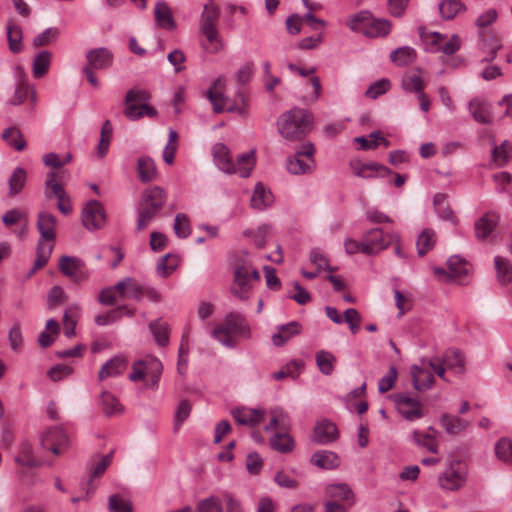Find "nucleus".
Instances as JSON below:
<instances>
[{
  "instance_id": "obj_10",
  "label": "nucleus",
  "mask_w": 512,
  "mask_h": 512,
  "mask_svg": "<svg viewBox=\"0 0 512 512\" xmlns=\"http://www.w3.org/2000/svg\"><path fill=\"white\" fill-rule=\"evenodd\" d=\"M41 445L55 455H60L67 449L69 437L62 428H50L43 434Z\"/></svg>"
},
{
  "instance_id": "obj_3",
  "label": "nucleus",
  "mask_w": 512,
  "mask_h": 512,
  "mask_svg": "<svg viewBox=\"0 0 512 512\" xmlns=\"http://www.w3.org/2000/svg\"><path fill=\"white\" fill-rule=\"evenodd\" d=\"M166 200V192L159 186L147 188L143 191L138 206L137 231H142L148 227L155 216L164 207Z\"/></svg>"
},
{
  "instance_id": "obj_47",
  "label": "nucleus",
  "mask_w": 512,
  "mask_h": 512,
  "mask_svg": "<svg viewBox=\"0 0 512 512\" xmlns=\"http://www.w3.org/2000/svg\"><path fill=\"white\" fill-rule=\"evenodd\" d=\"M2 138L17 151H22L26 147V142L23 138V135L21 131L16 127H10L4 130Z\"/></svg>"
},
{
  "instance_id": "obj_55",
  "label": "nucleus",
  "mask_w": 512,
  "mask_h": 512,
  "mask_svg": "<svg viewBox=\"0 0 512 512\" xmlns=\"http://www.w3.org/2000/svg\"><path fill=\"white\" fill-rule=\"evenodd\" d=\"M16 462L26 467H39L41 462L34 459L32 456V447L28 443H24L21 446L20 455L16 458Z\"/></svg>"
},
{
  "instance_id": "obj_40",
  "label": "nucleus",
  "mask_w": 512,
  "mask_h": 512,
  "mask_svg": "<svg viewBox=\"0 0 512 512\" xmlns=\"http://www.w3.org/2000/svg\"><path fill=\"white\" fill-rule=\"evenodd\" d=\"M59 174H65V170L50 171L49 173H47L45 184L46 196L49 198L52 196H55L57 198L66 193L63 186L59 182H57V177L59 176Z\"/></svg>"
},
{
  "instance_id": "obj_64",
  "label": "nucleus",
  "mask_w": 512,
  "mask_h": 512,
  "mask_svg": "<svg viewBox=\"0 0 512 512\" xmlns=\"http://www.w3.org/2000/svg\"><path fill=\"white\" fill-rule=\"evenodd\" d=\"M497 457L505 462L512 461V442L507 438L500 439L495 446Z\"/></svg>"
},
{
  "instance_id": "obj_35",
  "label": "nucleus",
  "mask_w": 512,
  "mask_h": 512,
  "mask_svg": "<svg viewBox=\"0 0 512 512\" xmlns=\"http://www.w3.org/2000/svg\"><path fill=\"white\" fill-rule=\"evenodd\" d=\"M416 59V51L409 47L403 46L395 49L390 54V60L398 66H407Z\"/></svg>"
},
{
  "instance_id": "obj_41",
  "label": "nucleus",
  "mask_w": 512,
  "mask_h": 512,
  "mask_svg": "<svg viewBox=\"0 0 512 512\" xmlns=\"http://www.w3.org/2000/svg\"><path fill=\"white\" fill-rule=\"evenodd\" d=\"M7 39L9 43V49L12 53H19L23 49L22 39L23 33L20 26L16 24H8L7 26Z\"/></svg>"
},
{
  "instance_id": "obj_39",
  "label": "nucleus",
  "mask_w": 512,
  "mask_h": 512,
  "mask_svg": "<svg viewBox=\"0 0 512 512\" xmlns=\"http://www.w3.org/2000/svg\"><path fill=\"white\" fill-rule=\"evenodd\" d=\"M466 6L461 2V0H443L439 4V11L443 19L451 20L458 13L464 11Z\"/></svg>"
},
{
  "instance_id": "obj_49",
  "label": "nucleus",
  "mask_w": 512,
  "mask_h": 512,
  "mask_svg": "<svg viewBox=\"0 0 512 512\" xmlns=\"http://www.w3.org/2000/svg\"><path fill=\"white\" fill-rule=\"evenodd\" d=\"M27 174L22 167H17L9 178V195H17L25 186Z\"/></svg>"
},
{
  "instance_id": "obj_28",
  "label": "nucleus",
  "mask_w": 512,
  "mask_h": 512,
  "mask_svg": "<svg viewBox=\"0 0 512 512\" xmlns=\"http://www.w3.org/2000/svg\"><path fill=\"white\" fill-rule=\"evenodd\" d=\"M311 462L322 469H334L340 465V458L332 451H318L311 457Z\"/></svg>"
},
{
  "instance_id": "obj_19",
  "label": "nucleus",
  "mask_w": 512,
  "mask_h": 512,
  "mask_svg": "<svg viewBox=\"0 0 512 512\" xmlns=\"http://www.w3.org/2000/svg\"><path fill=\"white\" fill-rule=\"evenodd\" d=\"M499 219V215L494 212L485 213L474 224L476 238L479 240L486 239L497 227Z\"/></svg>"
},
{
  "instance_id": "obj_6",
  "label": "nucleus",
  "mask_w": 512,
  "mask_h": 512,
  "mask_svg": "<svg viewBox=\"0 0 512 512\" xmlns=\"http://www.w3.org/2000/svg\"><path fill=\"white\" fill-rule=\"evenodd\" d=\"M315 148L311 142H305L300 149L286 159V169L292 175L311 174L315 168Z\"/></svg>"
},
{
  "instance_id": "obj_2",
  "label": "nucleus",
  "mask_w": 512,
  "mask_h": 512,
  "mask_svg": "<svg viewBox=\"0 0 512 512\" xmlns=\"http://www.w3.org/2000/svg\"><path fill=\"white\" fill-rule=\"evenodd\" d=\"M214 162L217 167L228 174H238L241 177H248L254 167V152L240 155L236 162H233L227 146L217 143L213 147Z\"/></svg>"
},
{
  "instance_id": "obj_24",
  "label": "nucleus",
  "mask_w": 512,
  "mask_h": 512,
  "mask_svg": "<svg viewBox=\"0 0 512 512\" xmlns=\"http://www.w3.org/2000/svg\"><path fill=\"white\" fill-rule=\"evenodd\" d=\"M137 172L142 183L152 182L157 177V168L154 160L149 156H141L137 160Z\"/></svg>"
},
{
  "instance_id": "obj_45",
  "label": "nucleus",
  "mask_w": 512,
  "mask_h": 512,
  "mask_svg": "<svg viewBox=\"0 0 512 512\" xmlns=\"http://www.w3.org/2000/svg\"><path fill=\"white\" fill-rule=\"evenodd\" d=\"M494 262L499 282L503 285L510 283L512 281V265L510 261L497 256Z\"/></svg>"
},
{
  "instance_id": "obj_31",
  "label": "nucleus",
  "mask_w": 512,
  "mask_h": 512,
  "mask_svg": "<svg viewBox=\"0 0 512 512\" xmlns=\"http://www.w3.org/2000/svg\"><path fill=\"white\" fill-rule=\"evenodd\" d=\"M491 158L497 167L505 166L512 159L511 143L505 140L500 146L493 145Z\"/></svg>"
},
{
  "instance_id": "obj_20",
  "label": "nucleus",
  "mask_w": 512,
  "mask_h": 512,
  "mask_svg": "<svg viewBox=\"0 0 512 512\" xmlns=\"http://www.w3.org/2000/svg\"><path fill=\"white\" fill-rule=\"evenodd\" d=\"M114 288L122 298L140 300L144 294V288L131 277L119 281Z\"/></svg>"
},
{
  "instance_id": "obj_15",
  "label": "nucleus",
  "mask_w": 512,
  "mask_h": 512,
  "mask_svg": "<svg viewBox=\"0 0 512 512\" xmlns=\"http://www.w3.org/2000/svg\"><path fill=\"white\" fill-rule=\"evenodd\" d=\"M56 218L49 212L43 211L38 214L37 229L40 233L41 243H53L56 238Z\"/></svg>"
},
{
  "instance_id": "obj_37",
  "label": "nucleus",
  "mask_w": 512,
  "mask_h": 512,
  "mask_svg": "<svg viewBox=\"0 0 512 512\" xmlns=\"http://www.w3.org/2000/svg\"><path fill=\"white\" fill-rule=\"evenodd\" d=\"M436 243V234L430 228L424 229L418 236L416 246L417 253L420 257L424 256L428 251L432 250Z\"/></svg>"
},
{
  "instance_id": "obj_48",
  "label": "nucleus",
  "mask_w": 512,
  "mask_h": 512,
  "mask_svg": "<svg viewBox=\"0 0 512 512\" xmlns=\"http://www.w3.org/2000/svg\"><path fill=\"white\" fill-rule=\"evenodd\" d=\"M150 98V93L145 89H130L125 95L124 103L126 108H129L145 104Z\"/></svg>"
},
{
  "instance_id": "obj_43",
  "label": "nucleus",
  "mask_w": 512,
  "mask_h": 512,
  "mask_svg": "<svg viewBox=\"0 0 512 512\" xmlns=\"http://www.w3.org/2000/svg\"><path fill=\"white\" fill-rule=\"evenodd\" d=\"M124 115L131 121H136L144 116L155 117L157 116V111L154 107L148 105V102H146L139 106L125 108Z\"/></svg>"
},
{
  "instance_id": "obj_8",
  "label": "nucleus",
  "mask_w": 512,
  "mask_h": 512,
  "mask_svg": "<svg viewBox=\"0 0 512 512\" xmlns=\"http://www.w3.org/2000/svg\"><path fill=\"white\" fill-rule=\"evenodd\" d=\"M394 240L398 241L397 234H385L379 228L371 229L363 235L362 253L366 255H376L386 249Z\"/></svg>"
},
{
  "instance_id": "obj_29",
  "label": "nucleus",
  "mask_w": 512,
  "mask_h": 512,
  "mask_svg": "<svg viewBox=\"0 0 512 512\" xmlns=\"http://www.w3.org/2000/svg\"><path fill=\"white\" fill-rule=\"evenodd\" d=\"M204 39L202 47L209 53H217L222 49V42L216 27L200 29Z\"/></svg>"
},
{
  "instance_id": "obj_5",
  "label": "nucleus",
  "mask_w": 512,
  "mask_h": 512,
  "mask_svg": "<svg viewBox=\"0 0 512 512\" xmlns=\"http://www.w3.org/2000/svg\"><path fill=\"white\" fill-rule=\"evenodd\" d=\"M260 281L258 270L250 263H238L234 270V283L232 293L240 300H247L250 297L254 282Z\"/></svg>"
},
{
  "instance_id": "obj_46",
  "label": "nucleus",
  "mask_w": 512,
  "mask_h": 512,
  "mask_svg": "<svg viewBox=\"0 0 512 512\" xmlns=\"http://www.w3.org/2000/svg\"><path fill=\"white\" fill-rule=\"evenodd\" d=\"M336 357L329 351L321 350L316 353V364L324 375H331L334 371Z\"/></svg>"
},
{
  "instance_id": "obj_36",
  "label": "nucleus",
  "mask_w": 512,
  "mask_h": 512,
  "mask_svg": "<svg viewBox=\"0 0 512 512\" xmlns=\"http://www.w3.org/2000/svg\"><path fill=\"white\" fill-rule=\"evenodd\" d=\"M149 329H150L155 341L160 346L164 347L169 343L170 329H169L167 322H164L161 319L152 321L149 324Z\"/></svg>"
},
{
  "instance_id": "obj_11",
  "label": "nucleus",
  "mask_w": 512,
  "mask_h": 512,
  "mask_svg": "<svg viewBox=\"0 0 512 512\" xmlns=\"http://www.w3.org/2000/svg\"><path fill=\"white\" fill-rule=\"evenodd\" d=\"M394 402L398 412L408 421H414L423 416L422 404L416 398L397 394L394 395Z\"/></svg>"
},
{
  "instance_id": "obj_34",
  "label": "nucleus",
  "mask_w": 512,
  "mask_h": 512,
  "mask_svg": "<svg viewBox=\"0 0 512 512\" xmlns=\"http://www.w3.org/2000/svg\"><path fill=\"white\" fill-rule=\"evenodd\" d=\"M270 446L273 450L285 454L294 449L295 441L287 432H281L271 438Z\"/></svg>"
},
{
  "instance_id": "obj_60",
  "label": "nucleus",
  "mask_w": 512,
  "mask_h": 512,
  "mask_svg": "<svg viewBox=\"0 0 512 512\" xmlns=\"http://www.w3.org/2000/svg\"><path fill=\"white\" fill-rule=\"evenodd\" d=\"M67 294L60 286H54L50 289L47 297V305L49 309H55L60 304L67 301Z\"/></svg>"
},
{
  "instance_id": "obj_26",
  "label": "nucleus",
  "mask_w": 512,
  "mask_h": 512,
  "mask_svg": "<svg viewBox=\"0 0 512 512\" xmlns=\"http://www.w3.org/2000/svg\"><path fill=\"white\" fill-rule=\"evenodd\" d=\"M127 367V361L122 356H115L107 361L99 371V379L104 380L107 377H116L122 374Z\"/></svg>"
},
{
  "instance_id": "obj_12",
  "label": "nucleus",
  "mask_w": 512,
  "mask_h": 512,
  "mask_svg": "<svg viewBox=\"0 0 512 512\" xmlns=\"http://www.w3.org/2000/svg\"><path fill=\"white\" fill-rule=\"evenodd\" d=\"M105 220L104 209L100 202L91 200L82 211L83 225L89 230L99 229Z\"/></svg>"
},
{
  "instance_id": "obj_59",
  "label": "nucleus",
  "mask_w": 512,
  "mask_h": 512,
  "mask_svg": "<svg viewBox=\"0 0 512 512\" xmlns=\"http://www.w3.org/2000/svg\"><path fill=\"white\" fill-rule=\"evenodd\" d=\"M413 439L418 446L426 448L431 453H438L437 443L431 435L414 431Z\"/></svg>"
},
{
  "instance_id": "obj_63",
  "label": "nucleus",
  "mask_w": 512,
  "mask_h": 512,
  "mask_svg": "<svg viewBox=\"0 0 512 512\" xmlns=\"http://www.w3.org/2000/svg\"><path fill=\"white\" fill-rule=\"evenodd\" d=\"M390 89V81L388 79H380L372 83L365 92V96L371 99L385 94Z\"/></svg>"
},
{
  "instance_id": "obj_18",
  "label": "nucleus",
  "mask_w": 512,
  "mask_h": 512,
  "mask_svg": "<svg viewBox=\"0 0 512 512\" xmlns=\"http://www.w3.org/2000/svg\"><path fill=\"white\" fill-rule=\"evenodd\" d=\"M338 438V430L334 423L322 420L314 428L312 440L319 444H328Z\"/></svg>"
},
{
  "instance_id": "obj_16",
  "label": "nucleus",
  "mask_w": 512,
  "mask_h": 512,
  "mask_svg": "<svg viewBox=\"0 0 512 512\" xmlns=\"http://www.w3.org/2000/svg\"><path fill=\"white\" fill-rule=\"evenodd\" d=\"M232 415L239 425L255 427L263 421L265 411L261 408L238 407L232 410Z\"/></svg>"
},
{
  "instance_id": "obj_7",
  "label": "nucleus",
  "mask_w": 512,
  "mask_h": 512,
  "mask_svg": "<svg viewBox=\"0 0 512 512\" xmlns=\"http://www.w3.org/2000/svg\"><path fill=\"white\" fill-rule=\"evenodd\" d=\"M162 371L163 365L160 360L154 356L147 355L133 364L129 379L132 382H137L144 380L145 377H149L151 381L149 386L154 388L158 385Z\"/></svg>"
},
{
  "instance_id": "obj_21",
  "label": "nucleus",
  "mask_w": 512,
  "mask_h": 512,
  "mask_svg": "<svg viewBox=\"0 0 512 512\" xmlns=\"http://www.w3.org/2000/svg\"><path fill=\"white\" fill-rule=\"evenodd\" d=\"M301 333V325L297 321H292L277 327V332L272 336V342L275 346H283L292 337Z\"/></svg>"
},
{
  "instance_id": "obj_4",
  "label": "nucleus",
  "mask_w": 512,
  "mask_h": 512,
  "mask_svg": "<svg viewBox=\"0 0 512 512\" xmlns=\"http://www.w3.org/2000/svg\"><path fill=\"white\" fill-rule=\"evenodd\" d=\"M233 335L246 337L250 335V330L244 317L239 314L227 315L224 322L215 327L212 331V336L228 348H234L237 345V341L233 338Z\"/></svg>"
},
{
  "instance_id": "obj_23",
  "label": "nucleus",
  "mask_w": 512,
  "mask_h": 512,
  "mask_svg": "<svg viewBox=\"0 0 512 512\" xmlns=\"http://www.w3.org/2000/svg\"><path fill=\"white\" fill-rule=\"evenodd\" d=\"M469 110L475 121L481 124H489L492 121L490 105L485 100L473 98L469 102Z\"/></svg>"
},
{
  "instance_id": "obj_14",
  "label": "nucleus",
  "mask_w": 512,
  "mask_h": 512,
  "mask_svg": "<svg viewBox=\"0 0 512 512\" xmlns=\"http://www.w3.org/2000/svg\"><path fill=\"white\" fill-rule=\"evenodd\" d=\"M439 485L447 491H456L462 488L466 482V473L451 465L438 478Z\"/></svg>"
},
{
  "instance_id": "obj_30",
  "label": "nucleus",
  "mask_w": 512,
  "mask_h": 512,
  "mask_svg": "<svg viewBox=\"0 0 512 512\" xmlns=\"http://www.w3.org/2000/svg\"><path fill=\"white\" fill-rule=\"evenodd\" d=\"M433 43L438 46V50L442 51L446 55H453L460 48V40L457 35H453L451 38L446 39L442 34L435 32L433 34Z\"/></svg>"
},
{
  "instance_id": "obj_61",
  "label": "nucleus",
  "mask_w": 512,
  "mask_h": 512,
  "mask_svg": "<svg viewBox=\"0 0 512 512\" xmlns=\"http://www.w3.org/2000/svg\"><path fill=\"white\" fill-rule=\"evenodd\" d=\"M391 30V23L386 19L373 20L367 35L372 37L386 36Z\"/></svg>"
},
{
  "instance_id": "obj_44",
  "label": "nucleus",
  "mask_w": 512,
  "mask_h": 512,
  "mask_svg": "<svg viewBox=\"0 0 512 512\" xmlns=\"http://www.w3.org/2000/svg\"><path fill=\"white\" fill-rule=\"evenodd\" d=\"M100 398L102 409L106 415L120 414L123 411L122 405L112 393L104 391L101 393Z\"/></svg>"
},
{
  "instance_id": "obj_32",
  "label": "nucleus",
  "mask_w": 512,
  "mask_h": 512,
  "mask_svg": "<svg viewBox=\"0 0 512 512\" xmlns=\"http://www.w3.org/2000/svg\"><path fill=\"white\" fill-rule=\"evenodd\" d=\"M441 426L450 435H456L468 428L469 422L457 416L443 414L440 419Z\"/></svg>"
},
{
  "instance_id": "obj_1",
  "label": "nucleus",
  "mask_w": 512,
  "mask_h": 512,
  "mask_svg": "<svg viewBox=\"0 0 512 512\" xmlns=\"http://www.w3.org/2000/svg\"><path fill=\"white\" fill-rule=\"evenodd\" d=\"M312 125V113L298 107L283 113L277 122L280 135L288 141L301 140L311 131Z\"/></svg>"
},
{
  "instance_id": "obj_33",
  "label": "nucleus",
  "mask_w": 512,
  "mask_h": 512,
  "mask_svg": "<svg viewBox=\"0 0 512 512\" xmlns=\"http://www.w3.org/2000/svg\"><path fill=\"white\" fill-rule=\"evenodd\" d=\"M52 59V53L43 50L38 52L34 59L32 64V73L35 78H42L49 70L50 64Z\"/></svg>"
},
{
  "instance_id": "obj_51",
  "label": "nucleus",
  "mask_w": 512,
  "mask_h": 512,
  "mask_svg": "<svg viewBox=\"0 0 512 512\" xmlns=\"http://www.w3.org/2000/svg\"><path fill=\"white\" fill-rule=\"evenodd\" d=\"M53 250V244L45 245L41 243V240H38L37 244V257L34 262L33 269L31 274H33L38 269L42 268L48 262L50 255Z\"/></svg>"
},
{
  "instance_id": "obj_57",
  "label": "nucleus",
  "mask_w": 512,
  "mask_h": 512,
  "mask_svg": "<svg viewBox=\"0 0 512 512\" xmlns=\"http://www.w3.org/2000/svg\"><path fill=\"white\" fill-rule=\"evenodd\" d=\"M195 512H223L222 504L217 497L211 496L200 500Z\"/></svg>"
},
{
  "instance_id": "obj_50",
  "label": "nucleus",
  "mask_w": 512,
  "mask_h": 512,
  "mask_svg": "<svg viewBox=\"0 0 512 512\" xmlns=\"http://www.w3.org/2000/svg\"><path fill=\"white\" fill-rule=\"evenodd\" d=\"M43 160V163L56 170V171H60L62 170L61 168L70 163L72 161V154L71 153H65L64 155L60 156L59 154H56V153H48V154H45L42 158Z\"/></svg>"
},
{
  "instance_id": "obj_53",
  "label": "nucleus",
  "mask_w": 512,
  "mask_h": 512,
  "mask_svg": "<svg viewBox=\"0 0 512 512\" xmlns=\"http://www.w3.org/2000/svg\"><path fill=\"white\" fill-rule=\"evenodd\" d=\"M59 36V30L55 27H50L44 30L41 34L33 38L32 45L34 48L47 46L54 42Z\"/></svg>"
},
{
  "instance_id": "obj_56",
  "label": "nucleus",
  "mask_w": 512,
  "mask_h": 512,
  "mask_svg": "<svg viewBox=\"0 0 512 512\" xmlns=\"http://www.w3.org/2000/svg\"><path fill=\"white\" fill-rule=\"evenodd\" d=\"M122 309H126V305L119 306L104 314H99L95 317V323L99 326L112 324L122 318Z\"/></svg>"
},
{
  "instance_id": "obj_25",
  "label": "nucleus",
  "mask_w": 512,
  "mask_h": 512,
  "mask_svg": "<svg viewBox=\"0 0 512 512\" xmlns=\"http://www.w3.org/2000/svg\"><path fill=\"white\" fill-rule=\"evenodd\" d=\"M326 495L331 500L336 501H348L350 505L354 503V493L351 488L345 483L330 484L326 487Z\"/></svg>"
},
{
  "instance_id": "obj_42",
  "label": "nucleus",
  "mask_w": 512,
  "mask_h": 512,
  "mask_svg": "<svg viewBox=\"0 0 512 512\" xmlns=\"http://www.w3.org/2000/svg\"><path fill=\"white\" fill-rule=\"evenodd\" d=\"M219 15L220 10L215 4H206L200 19V29L216 27Z\"/></svg>"
},
{
  "instance_id": "obj_52",
  "label": "nucleus",
  "mask_w": 512,
  "mask_h": 512,
  "mask_svg": "<svg viewBox=\"0 0 512 512\" xmlns=\"http://www.w3.org/2000/svg\"><path fill=\"white\" fill-rule=\"evenodd\" d=\"M173 228L177 237L182 239L187 238L191 234V225L188 216L184 213H178L175 216Z\"/></svg>"
},
{
  "instance_id": "obj_22",
  "label": "nucleus",
  "mask_w": 512,
  "mask_h": 512,
  "mask_svg": "<svg viewBox=\"0 0 512 512\" xmlns=\"http://www.w3.org/2000/svg\"><path fill=\"white\" fill-rule=\"evenodd\" d=\"M154 17L157 26L166 30H174L176 27L171 9L167 3L160 1L157 2L154 8Z\"/></svg>"
},
{
  "instance_id": "obj_27",
  "label": "nucleus",
  "mask_w": 512,
  "mask_h": 512,
  "mask_svg": "<svg viewBox=\"0 0 512 512\" xmlns=\"http://www.w3.org/2000/svg\"><path fill=\"white\" fill-rule=\"evenodd\" d=\"M440 359L446 365L447 369L454 370L456 373H464L465 358L460 350L448 349Z\"/></svg>"
},
{
  "instance_id": "obj_9",
  "label": "nucleus",
  "mask_w": 512,
  "mask_h": 512,
  "mask_svg": "<svg viewBox=\"0 0 512 512\" xmlns=\"http://www.w3.org/2000/svg\"><path fill=\"white\" fill-rule=\"evenodd\" d=\"M59 270L72 282L80 284L89 278V271L81 259L73 256H62L59 260Z\"/></svg>"
},
{
  "instance_id": "obj_58",
  "label": "nucleus",
  "mask_w": 512,
  "mask_h": 512,
  "mask_svg": "<svg viewBox=\"0 0 512 512\" xmlns=\"http://www.w3.org/2000/svg\"><path fill=\"white\" fill-rule=\"evenodd\" d=\"M447 264L454 277L467 275L469 272L468 263L459 256H451Z\"/></svg>"
},
{
  "instance_id": "obj_13",
  "label": "nucleus",
  "mask_w": 512,
  "mask_h": 512,
  "mask_svg": "<svg viewBox=\"0 0 512 512\" xmlns=\"http://www.w3.org/2000/svg\"><path fill=\"white\" fill-rule=\"evenodd\" d=\"M113 53L105 47L91 49L86 53L84 67L92 70H105L113 64Z\"/></svg>"
},
{
  "instance_id": "obj_54",
  "label": "nucleus",
  "mask_w": 512,
  "mask_h": 512,
  "mask_svg": "<svg viewBox=\"0 0 512 512\" xmlns=\"http://www.w3.org/2000/svg\"><path fill=\"white\" fill-rule=\"evenodd\" d=\"M108 510L109 512H133V507L128 499L115 494L109 497Z\"/></svg>"
},
{
  "instance_id": "obj_17",
  "label": "nucleus",
  "mask_w": 512,
  "mask_h": 512,
  "mask_svg": "<svg viewBox=\"0 0 512 512\" xmlns=\"http://www.w3.org/2000/svg\"><path fill=\"white\" fill-rule=\"evenodd\" d=\"M413 387L417 391L431 389L435 383V378L430 369L423 366L413 365L410 369Z\"/></svg>"
},
{
  "instance_id": "obj_38",
  "label": "nucleus",
  "mask_w": 512,
  "mask_h": 512,
  "mask_svg": "<svg viewBox=\"0 0 512 512\" xmlns=\"http://www.w3.org/2000/svg\"><path fill=\"white\" fill-rule=\"evenodd\" d=\"M272 202V194L270 191H267L264 186L258 183L255 186L253 195L251 197V205L253 208L262 210L265 207L269 206Z\"/></svg>"
},
{
  "instance_id": "obj_62",
  "label": "nucleus",
  "mask_w": 512,
  "mask_h": 512,
  "mask_svg": "<svg viewBox=\"0 0 512 512\" xmlns=\"http://www.w3.org/2000/svg\"><path fill=\"white\" fill-rule=\"evenodd\" d=\"M402 87L405 91L418 94L423 91L424 85L418 74H410L403 77Z\"/></svg>"
}]
</instances>
